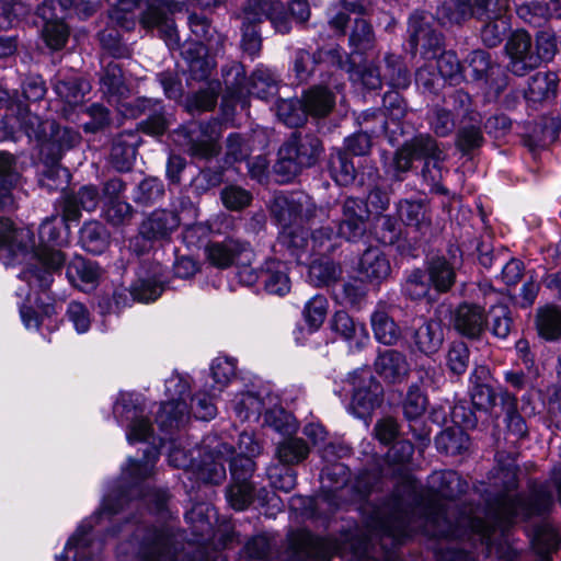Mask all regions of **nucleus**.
Segmentation results:
<instances>
[{"label":"nucleus","instance_id":"nucleus-1","mask_svg":"<svg viewBox=\"0 0 561 561\" xmlns=\"http://www.w3.org/2000/svg\"><path fill=\"white\" fill-rule=\"evenodd\" d=\"M505 477L506 493L499 499L489 520L481 517L478 508H459L456 499L467 491L468 484L456 471L434 472L428 479L425 494L415 480L408 478L376 513L371 537L350 545L354 559L367 561L370 558L374 538H379L382 549L387 548L388 541L394 548L417 531L431 537L474 536L490 547L495 528L504 529L518 517L542 514L552 506L553 496L546 486L535 490L531 497L526 500L511 494L512 470H506Z\"/></svg>","mask_w":561,"mask_h":561},{"label":"nucleus","instance_id":"nucleus-2","mask_svg":"<svg viewBox=\"0 0 561 561\" xmlns=\"http://www.w3.org/2000/svg\"><path fill=\"white\" fill-rule=\"evenodd\" d=\"M153 472H122L116 486L104 497L101 508L89 519H84L76 533L68 539L61 558L66 561H99L102 542L94 540L90 531L94 524L106 526L123 511L124 504L129 507L146 505L149 510H163L168 494L162 490L145 489L142 482Z\"/></svg>","mask_w":561,"mask_h":561},{"label":"nucleus","instance_id":"nucleus-3","mask_svg":"<svg viewBox=\"0 0 561 561\" xmlns=\"http://www.w3.org/2000/svg\"><path fill=\"white\" fill-rule=\"evenodd\" d=\"M443 151L437 140L430 134H419L404 141L385 164L386 175L393 182H403L414 161H423L421 176L430 187L431 193L449 195V191L442 184L443 180Z\"/></svg>","mask_w":561,"mask_h":561},{"label":"nucleus","instance_id":"nucleus-4","mask_svg":"<svg viewBox=\"0 0 561 561\" xmlns=\"http://www.w3.org/2000/svg\"><path fill=\"white\" fill-rule=\"evenodd\" d=\"M62 218L56 216L47 217L38 228L39 244L34 245L28 257L32 263L21 272L20 277L31 286H38L45 290L53 283L55 273L60 272L66 263V254L57 249L67 243V233H64L61 226H68Z\"/></svg>","mask_w":561,"mask_h":561},{"label":"nucleus","instance_id":"nucleus-5","mask_svg":"<svg viewBox=\"0 0 561 561\" xmlns=\"http://www.w3.org/2000/svg\"><path fill=\"white\" fill-rule=\"evenodd\" d=\"M321 139L311 131L296 130L278 149L273 171L280 183H288L304 169L313 167L323 153Z\"/></svg>","mask_w":561,"mask_h":561},{"label":"nucleus","instance_id":"nucleus-6","mask_svg":"<svg viewBox=\"0 0 561 561\" xmlns=\"http://www.w3.org/2000/svg\"><path fill=\"white\" fill-rule=\"evenodd\" d=\"M181 9V0H142L139 24L148 33L157 31L170 48H175L180 44V38L172 16Z\"/></svg>","mask_w":561,"mask_h":561},{"label":"nucleus","instance_id":"nucleus-7","mask_svg":"<svg viewBox=\"0 0 561 561\" xmlns=\"http://www.w3.org/2000/svg\"><path fill=\"white\" fill-rule=\"evenodd\" d=\"M164 388L167 400L161 403L156 420L162 430H171L188 419L190 376L174 371L165 379Z\"/></svg>","mask_w":561,"mask_h":561},{"label":"nucleus","instance_id":"nucleus-8","mask_svg":"<svg viewBox=\"0 0 561 561\" xmlns=\"http://www.w3.org/2000/svg\"><path fill=\"white\" fill-rule=\"evenodd\" d=\"M471 293H474L477 298L473 301L462 302L458 311L454 313L450 306L444 302L439 304L435 309V316H510V302L513 301L511 297H506L501 293L495 291L493 288L470 285L467 287Z\"/></svg>","mask_w":561,"mask_h":561},{"label":"nucleus","instance_id":"nucleus-9","mask_svg":"<svg viewBox=\"0 0 561 561\" xmlns=\"http://www.w3.org/2000/svg\"><path fill=\"white\" fill-rule=\"evenodd\" d=\"M122 113L129 118L145 116L137 124V131L149 136H162L172 124V114L169 113L163 101L154 98L139 96L122 104Z\"/></svg>","mask_w":561,"mask_h":561},{"label":"nucleus","instance_id":"nucleus-10","mask_svg":"<svg viewBox=\"0 0 561 561\" xmlns=\"http://www.w3.org/2000/svg\"><path fill=\"white\" fill-rule=\"evenodd\" d=\"M113 414L119 425L126 426V439L129 444L147 442L152 436V425L146 416L138 394L119 393L113 407Z\"/></svg>","mask_w":561,"mask_h":561},{"label":"nucleus","instance_id":"nucleus-11","mask_svg":"<svg viewBox=\"0 0 561 561\" xmlns=\"http://www.w3.org/2000/svg\"><path fill=\"white\" fill-rule=\"evenodd\" d=\"M436 21L432 13L414 11L409 18L408 33L411 54L417 50L425 59H434L443 46V36L435 28Z\"/></svg>","mask_w":561,"mask_h":561},{"label":"nucleus","instance_id":"nucleus-12","mask_svg":"<svg viewBox=\"0 0 561 561\" xmlns=\"http://www.w3.org/2000/svg\"><path fill=\"white\" fill-rule=\"evenodd\" d=\"M352 400L348 412L358 419H364L382 402L383 389L367 368L357 369L350 375Z\"/></svg>","mask_w":561,"mask_h":561},{"label":"nucleus","instance_id":"nucleus-13","mask_svg":"<svg viewBox=\"0 0 561 561\" xmlns=\"http://www.w3.org/2000/svg\"><path fill=\"white\" fill-rule=\"evenodd\" d=\"M508 57L507 71L516 77H525L538 68L535 46L531 35L524 28L513 31L505 43Z\"/></svg>","mask_w":561,"mask_h":561},{"label":"nucleus","instance_id":"nucleus-14","mask_svg":"<svg viewBox=\"0 0 561 561\" xmlns=\"http://www.w3.org/2000/svg\"><path fill=\"white\" fill-rule=\"evenodd\" d=\"M35 245L30 228H16L5 217H0V254L9 260L8 264H23Z\"/></svg>","mask_w":561,"mask_h":561},{"label":"nucleus","instance_id":"nucleus-15","mask_svg":"<svg viewBox=\"0 0 561 561\" xmlns=\"http://www.w3.org/2000/svg\"><path fill=\"white\" fill-rule=\"evenodd\" d=\"M180 224L181 218L178 211L156 209L140 224L139 236L130 242V245L136 252L141 253L147 249L146 244L138 249L141 240L159 241L169 239Z\"/></svg>","mask_w":561,"mask_h":561},{"label":"nucleus","instance_id":"nucleus-16","mask_svg":"<svg viewBox=\"0 0 561 561\" xmlns=\"http://www.w3.org/2000/svg\"><path fill=\"white\" fill-rule=\"evenodd\" d=\"M291 548L298 561H328L335 553L343 554L346 549L332 539L316 537L307 530L293 535Z\"/></svg>","mask_w":561,"mask_h":561},{"label":"nucleus","instance_id":"nucleus-17","mask_svg":"<svg viewBox=\"0 0 561 561\" xmlns=\"http://www.w3.org/2000/svg\"><path fill=\"white\" fill-rule=\"evenodd\" d=\"M260 0H247L240 14V48L243 54L250 57L251 60L257 58L263 47V38L261 34L262 24L261 18L256 13L260 7Z\"/></svg>","mask_w":561,"mask_h":561},{"label":"nucleus","instance_id":"nucleus-18","mask_svg":"<svg viewBox=\"0 0 561 561\" xmlns=\"http://www.w3.org/2000/svg\"><path fill=\"white\" fill-rule=\"evenodd\" d=\"M220 124L216 119L193 124L187 131V147L192 157L211 159L219 152L217 139Z\"/></svg>","mask_w":561,"mask_h":561},{"label":"nucleus","instance_id":"nucleus-19","mask_svg":"<svg viewBox=\"0 0 561 561\" xmlns=\"http://www.w3.org/2000/svg\"><path fill=\"white\" fill-rule=\"evenodd\" d=\"M100 192L95 185H83L77 191L62 193L60 207L65 222H78L82 210L93 211L100 204Z\"/></svg>","mask_w":561,"mask_h":561},{"label":"nucleus","instance_id":"nucleus-20","mask_svg":"<svg viewBox=\"0 0 561 561\" xmlns=\"http://www.w3.org/2000/svg\"><path fill=\"white\" fill-rule=\"evenodd\" d=\"M341 210L340 233L348 241L359 240L366 233L367 220L370 214L365 201L352 196L346 197L342 202Z\"/></svg>","mask_w":561,"mask_h":561},{"label":"nucleus","instance_id":"nucleus-21","mask_svg":"<svg viewBox=\"0 0 561 561\" xmlns=\"http://www.w3.org/2000/svg\"><path fill=\"white\" fill-rule=\"evenodd\" d=\"M140 144L141 137L137 130H124L115 135L110 150V163L113 169L118 172L130 171Z\"/></svg>","mask_w":561,"mask_h":561},{"label":"nucleus","instance_id":"nucleus-22","mask_svg":"<svg viewBox=\"0 0 561 561\" xmlns=\"http://www.w3.org/2000/svg\"><path fill=\"white\" fill-rule=\"evenodd\" d=\"M102 64L99 83L103 98L111 104H123L122 101L129 95V87L121 64L114 60L105 62L104 58H102Z\"/></svg>","mask_w":561,"mask_h":561},{"label":"nucleus","instance_id":"nucleus-23","mask_svg":"<svg viewBox=\"0 0 561 561\" xmlns=\"http://www.w3.org/2000/svg\"><path fill=\"white\" fill-rule=\"evenodd\" d=\"M181 56L186 65L188 79L194 81L207 80L216 66L208 48L202 42H190L181 47Z\"/></svg>","mask_w":561,"mask_h":561},{"label":"nucleus","instance_id":"nucleus-24","mask_svg":"<svg viewBox=\"0 0 561 561\" xmlns=\"http://www.w3.org/2000/svg\"><path fill=\"white\" fill-rule=\"evenodd\" d=\"M49 130V139L43 145L42 153L46 160L53 163L59 162L66 151L75 148L81 141L80 133L72 127L60 126L51 122Z\"/></svg>","mask_w":561,"mask_h":561},{"label":"nucleus","instance_id":"nucleus-25","mask_svg":"<svg viewBox=\"0 0 561 561\" xmlns=\"http://www.w3.org/2000/svg\"><path fill=\"white\" fill-rule=\"evenodd\" d=\"M558 138V127L553 119L541 117L523 124L522 139L530 152L546 148Z\"/></svg>","mask_w":561,"mask_h":561},{"label":"nucleus","instance_id":"nucleus-26","mask_svg":"<svg viewBox=\"0 0 561 561\" xmlns=\"http://www.w3.org/2000/svg\"><path fill=\"white\" fill-rule=\"evenodd\" d=\"M66 275L75 287L84 293H90L98 287L102 276V268L95 261L76 256L67 265Z\"/></svg>","mask_w":561,"mask_h":561},{"label":"nucleus","instance_id":"nucleus-27","mask_svg":"<svg viewBox=\"0 0 561 561\" xmlns=\"http://www.w3.org/2000/svg\"><path fill=\"white\" fill-rule=\"evenodd\" d=\"M317 69L322 81H325L335 71H345L350 79L354 78V62L351 56L340 47L319 48L316 50Z\"/></svg>","mask_w":561,"mask_h":561},{"label":"nucleus","instance_id":"nucleus-28","mask_svg":"<svg viewBox=\"0 0 561 561\" xmlns=\"http://www.w3.org/2000/svg\"><path fill=\"white\" fill-rule=\"evenodd\" d=\"M56 95L70 106L80 104L90 92V83L80 76L58 72L51 80Z\"/></svg>","mask_w":561,"mask_h":561},{"label":"nucleus","instance_id":"nucleus-29","mask_svg":"<svg viewBox=\"0 0 561 561\" xmlns=\"http://www.w3.org/2000/svg\"><path fill=\"white\" fill-rule=\"evenodd\" d=\"M399 219L408 227L426 232L432 226V217L425 199L402 198L396 205Z\"/></svg>","mask_w":561,"mask_h":561},{"label":"nucleus","instance_id":"nucleus-30","mask_svg":"<svg viewBox=\"0 0 561 561\" xmlns=\"http://www.w3.org/2000/svg\"><path fill=\"white\" fill-rule=\"evenodd\" d=\"M261 285L266 293L285 296L290 290L287 266L276 259H268L261 266Z\"/></svg>","mask_w":561,"mask_h":561},{"label":"nucleus","instance_id":"nucleus-31","mask_svg":"<svg viewBox=\"0 0 561 561\" xmlns=\"http://www.w3.org/2000/svg\"><path fill=\"white\" fill-rule=\"evenodd\" d=\"M559 76L554 71H538L528 80L525 99L533 103L553 101L558 94Z\"/></svg>","mask_w":561,"mask_h":561},{"label":"nucleus","instance_id":"nucleus-32","mask_svg":"<svg viewBox=\"0 0 561 561\" xmlns=\"http://www.w3.org/2000/svg\"><path fill=\"white\" fill-rule=\"evenodd\" d=\"M172 542L169 531L152 530L140 547L141 561H175Z\"/></svg>","mask_w":561,"mask_h":561},{"label":"nucleus","instance_id":"nucleus-33","mask_svg":"<svg viewBox=\"0 0 561 561\" xmlns=\"http://www.w3.org/2000/svg\"><path fill=\"white\" fill-rule=\"evenodd\" d=\"M391 272L390 262L377 247L367 248L358 262V273L371 283H381Z\"/></svg>","mask_w":561,"mask_h":561},{"label":"nucleus","instance_id":"nucleus-34","mask_svg":"<svg viewBox=\"0 0 561 561\" xmlns=\"http://www.w3.org/2000/svg\"><path fill=\"white\" fill-rule=\"evenodd\" d=\"M375 368L383 379L393 383L402 381L410 371L407 357L396 350L380 353L375 362Z\"/></svg>","mask_w":561,"mask_h":561},{"label":"nucleus","instance_id":"nucleus-35","mask_svg":"<svg viewBox=\"0 0 561 561\" xmlns=\"http://www.w3.org/2000/svg\"><path fill=\"white\" fill-rule=\"evenodd\" d=\"M249 252V243L237 240L213 242L206 248L209 263L218 268H228L237 262V259Z\"/></svg>","mask_w":561,"mask_h":561},{"label":"nucleus","instance_id":"nucleus-36","mask_svg":"<svg viewBox=\"0 0 561 561\" xmlns=\"http://www.w3.org/2000/svg\"><path fill=\"white\" fill-rule=\"evenodd\" d=\"M278 243L285 248L298 264H307L311 254V244L308 233L302 227H289L282 229Z\"/></svg>","mask_w":561,"mask_h":561},{"label":"nucleus","instance_id":"nucleus-37","mask_svg":"<svg viewBox=\"0 0 561 561\" xmlns=\"http://www.w3.org/2000/svg\"><path fill=\"white\" fill-rule=\"evenodd\" d=\"M383 81L397 90H405L411 84V72L403 56L388 53L380 65Z\"/></svg>","mask_w":561,"mask_h":561},{"label":"nucleus","instance_id":"nucleus-38","mask_svg":"<svg viewBox=\"0 0 561 561\" xmlns=\"http://www.w3.org/2000/svg\"><path fill=\"white\" fill-rule=\"evenodd\" d=\"M328 171L331 179L340 186L354 184L357 176L353 158L342 148H334L330 152Z\"/></svg>","mask_w":561,"mask_h":561},{"label":"nucleus","instance_id":"nucleus-39","mask_svg":"<svg viewBox=\"0 0 561 561\" xmlns=\"http://www.w3.org/2000/svg\"><path fill=\"white\" fill-rule=\"evenodd\" d=\"M414 342L425 355L436 353L444 342V329L439 318H427L414 332Z\"/></svg>","mask_w":561,"mask_h":561},{"label":"nucleus","instance_id":"nucleus-40","mask_svg":"<svg viewBox=\"0 0 561 561\" xmlns=\"http://www.w3.org/2000/svg\"><path fill=\"white\" fill-rule=\"evenodd\" d=\"M426 272L435 294L447 293L456 282V271L445 256H434L426 262Z\"/></svg>","mask_w":561,"mask_h":561},{"label":"nucleus","instance_id":"nucleus-41","mask_svg":"<svg viewBox=\"0 0 561 561\" xmlns=\"http://www.w3.org/2000/svg\"><path fill=\"white\" fill-rule=\"evenodd\" d=\"M432 287L427 272L415 268L408 274L403 284V293L412 300L425 299L427 305L433 306L439 297Z\"/></svg>","mask_w":561,"mask_h":561},{"label":"nucleus","instance_id":"nucleus-42","mask_svg":"<svg viewBox=\"0 0 561 561\" xmlns=\"http://www.w3.org/2000/svg\"><path fill=\"white\" fill-rule=\"evenodd\" d=\"M443 105L451 110L455 117L460 118L459 123L482 122L481 114L476 110L471 95L462 89L446 93Z\"/></svg>","mask_w":561,"mask_h":561},{"label":"nucleus","instance_id":"nucleus-43","mask_svg":"<svg viewBox=\"0 0 561 561\" xmlns=\"http://www.w3.org/2000/svg\"><path fill=\"white\" fill-rule=\"evenodd\" d=\"M296 226L314 225L329 217L328 208L318 206L313 198L305 192H293Z\"/></svg>","mask_w":561,"mask_h":561},{"label":"nucleus","instance_id":"nucleus-44","mask_svg":"<svg viewBox=\"0 0 561 561\" xmlns=\"http://www.w3.org/2000/svg\"><path fill=\"white\" fill-rule=\"evenodd\" d=\"M278 77L270 68L259 65L248 80L247 94L261 100L276 95L278 91Z\"/></svg>","mask_w":561,"mask_h":561},{"label":"nucleus","instance_id":"nucleus-45","mask_svg":"<svg viewBox=\"0 0 561 561\" xmlns=\"http://www.w3.org/2000/svg\"><path fill=\"white\" fill-rule=\"evenodd\" d=\"M484 24L481 27V41L490 48L497 47L511 30V19L507 12H497L484 16Z\"/></svg>","mask_w":561,"mask_h":561},{"label":"nucleus","instance_id":"nucleus-46","mask_svg":"<svg viewBox=\"0 0 561 561\" xmlns=\"http://www.w3.org/2000/svg\"><path fill=\"white\" fill-rule=\"evenodd\" d=\"M209 369L211 382H208V387L213 389V394L220 396L237 376V359L217 356L211 360Z\"/></svg>","mask_w":561,"mask_h":561},{"label":"nucleus","instance_id":"nucleus-47","mask_svg":"<svg viewBox=\"0 0 561 561\" xmlns=\"http://www.w3.org/2000/svg\"><path fill=\"white\" fill-rule=\"evenodd\" d=\"M302 100L306 116L311 115L314 117H324L335 105L334 94L322 85H314L310 88L304 93Z\"/></svg>","mask_w":561,"mask_h":561},{"label":"nucleus","instance_id":"nucleus-48","mask_svg":"<svg viewBox=\"0 0 561 561\" xmlns=\"http://www.w3.org/2000/svg\"><path fill=\"white\" fill-rule=\"evenodd\" d=\"M342 233L334 225L321 226L310 234L311 252L320 256L333 254L342 243Z\"/></svg>","mask_w":561,"mask_h":561},{"label":"nucleus","instance_id":"nucleus-49","mask_svg":"<svg viewBox=\"0 0 561 561\" xmlns=\"http://www.w3.org/2000/svg\"><path fill=\"white\" fill-rule=\"evenodd\" d=\"M79 242L87 252L101 254L108 247V232L101 222L87 221L80 229Z\"/></svg>","mask_w":561,"mask_h":561},{"label":"nucleus","instance_id":"nucleus-50","mask_svg":"<svg viewBox=\"0 0 561 561\" xmlns=\"http://www.w3.org/2000/svg\"><path fill=\"white\" fill-rule=\"evenodd\" d=\"M330 327L339 333L351 348H360L368 341V332L364 323L355 318H332Z\"/></svg>","mask_w":561,"mask_h":561},{"label":"nucleus","instance_id":"nucleus-51","mask_svg":"<svg viewBox=\"0 0 561 561\" xmlns=\"http://www.w3.org/2000/svg\"><path fill=\"white\" fill-rule=\"evenodd\" d=\"M260 7L255 8L261 22L270 20L274 30L279 34H288L291 31V21L285 7L274 0H260Z\"/></svg>","mask_w":561,"mask_h":561},{"label":"nucleus","instance_id":"nucleus-52","mask_svg":"<svg viewBox=\"0 0 561 561\" xmlns=\"http://www.w3.org/2000/svg\"><path fill=\"white\" fill-rule=\"evenodd\" d=\"M426 122L431 131L442 138L453 135L457 128L455 115L443 104H435L427 111Z\"/></svg>","mask_w":561,"mask_h":561},{"label":"nucleus","instance_id":"nucleus-53","mask_svg":"<svg viewBox=\"0 0 561 561\" xmlns=\"http://www.w3.org/2000/svg\"><path fill=\"white\" fill-rule=\"evenodd\" d=\"M11 116L16 118L20 128L30 139L42 141L45 138V124L38 115L31 113L27 104L23 101L20 104H13Z\"/></svg>","mask_w":561,"mask_h":561},{"label":"nucleus","instance_id":"nucleus-54","mask_svg":"<svg viewBox=\"0 0 561 561\" xmlns=\"http://www.w3.org/2000/svg\"><path fill=\"white\" fill-rule=\"evenodd\" d=\"M484 144L481 129V122L459 123L456 133V147L463 154L468 156L480 149Z\"/></svg>","mask_w":561,"mask_h":561},{"label":"nucleus","instance_id":"nucleus-55","mask_svg":"<svg viewBox=\"0 0 561 561\" xmlns=\"http://www.w3.org/2000/svg\"><path fill=\"white\" fill-rule=\"evenodd\" d=\"M98 39L102 50L115 59H126L131 57V48L123 41L118 28L105 25L98 33Z\"/></svg>","mask_w":561,"mask_h":561},{"label":"nucleus","instance_id":"nucleus-56","mask_svg":"<svg viewBox=\"0 0 561 561\" xmlns=\"http://www.w3.org/2000/svg\"><path fill=\"white\" fill-rule=\"evenodd\" d=\"M219 396L213 394V389L208 387V381L199 388V390L191 398L188 405V415L192 413L195 419L209 421L217 414L216 399Z\"/></svg>","mask_w":561,"mask_h":561},{"label":"nucleus","instance_id":"nucleus-57","mask_svg":"<svg viewBox=\"0 0 561 561\" xmlns=\"http://www.w3.org/2000/svg\"><path fill=\"white\" fill-rule=\"evenodd\" d=\"M515 12L524 24L531 27H543L550 21V11L542 1L530 0L516 3Z\"/></svg>","mask_w":561,"mask_h":561},{"label":"nucleus","instance_id":"nucleus-58","mask_svg":"<svg viewBox=\"0 0 561 561\" xmlns=\"http://www.w3.org/2000/svg\"><path fill=\"white\" fill-rule=\"evenodd\" d=\"M221 78L227 92L232 98H242L247 94L248 78L244 67L237 61L222 66Z\"/></svg>","mask_w":561,"mask_h":561},{"label":"nucleus","instance_id":"nucleus-59","mask_svg":"<svg viewBox=\"0 0 561 561\" xmlns=\"http://www.w3.org/2000/svg\"><path fill=\"white\" fill-rule=\"evenodd\" d=\"M304 106L302 99H279L275 103V111L280 122L295 128L301 126L307 118Z\"/></svg>","mask_w":561,"mask_h":561},{"label":"nucleus","instance_id":"nucleus-60","mask_svg":"<svg viewBox=\"0 0 561 561\" xmlns=\"http://www.w3.org/2000/svg\"><path fill=\"white\" fill-rule=\"evenodd\" d=\"M232 409L237 417L244 422L251 417L257 419L265 411V401L259 394L247 391L236 396Z\"/></svg>","mask_w":561,"mask_h":561},{"label":"nucleus","instance_id":"nucleus-61","mask_svg":"<svg viewBox=\"0 0 561 561\" xmlns=\"http://www.w3.org/2000/svg\"><path fill=\"white\" fill-rule=\"evenodd\" d=\"M436 447L447 455H460L468 449L469 436L460 427L442 431L435 438Z\"/></svg>","mask_w":561,"mask_h":561},{"label":"nucleus","instance_id":"nucleus-62","mask_svg":"<svg viewBox=\"0 0 561 561\" xmlns=\"http://www.w3.org/2000/svg\"><path fill=\"white\" fill-rule=\"evenodd\" d=\"M165 190L163 182L154 176L145 178L135 187L133 193V201L137 205L151 206L164 196Z\"/></svg>","mask_w":561,"mask_h":561},{"label":"nucleus","instance_id":"nucleus-63","mask_svg":"<svg viewBox=\"0 0 561 561\" xmlns=\"http://www.w3.org/2000/svg\"><path fill=\"white\" fill-rule=\"evenodd\" d=\"M341 274V266L329 259L316 260L309 264L308 276L316 286H328L336 282Z\"/></svg>","mask_w":561,"mask_h":561},{"label":"nucleus","instance_id":"nucleus-64","mask_svg":"<svg viewBox=\"0 0 561 561\" xmlns=\"http://www.w3.org/2000/svg\"><path fill=\"white\" fill-rule=\"evenodd\" d=\"M367 288L363 280L353 279L342 285L339 293L335 294L340 305L352 311H359L366 302Z\"/></svg>","mask_w":561,"mask_h":561}]
</instances>
